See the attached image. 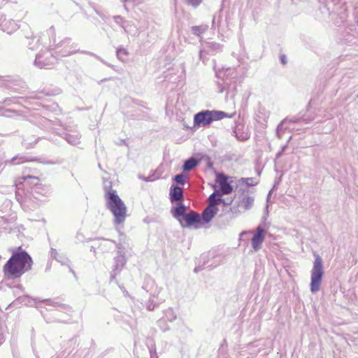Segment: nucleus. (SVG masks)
<instances>
[{
	"label": "nucleus",
	"instance_id": "obj_2",
	"mask_svg": "<svg viewBox=\"0 0 358 358\" xmlns=\"http://www.w3.org/2000/svg\"><path fill=\"white\" fill-rule=\"evenodd\" d=\"M104 191L107 206L115 217V222L123 223L127 217V207L111 185L105 186Z\"/></svg>",
	"mask_w": 358,
	"mask_h": 358
},
{
	"label": "nucleus",
	"instance_id": "obj_8",
	"mask_svg": "<svg viewBox=\"0 0 358 358\" xmlns=\"http://www.w3.org/2000/svg\"><path fill=\"white\" fill-rule=\"evenodd\" d=\"M254 203V199L249 196H242L238 202V207L243 208L244 210H249L251 208Z\"/></svg>",
	"mask_w": 358,
	"mask_h": 358
},
{
	"label": "nucleus",
	"instance_id": "obj_4",
	"mask_svg": "<svg viewBox=\"0 0 358 358\" xmlns=\"http://www.w3.org/2000/svg\"><path fill=\"white\" fill-rule=\"evenodd\" d=\"M225 114L222 111L205 110L199 112L194 115V127H205L214 121L220 120L225 117Z\"/></svg>",
	"mask_w": 358,
	"mask_h": 358
},
{
	"label": "nucleus",
	"instance_id": "obj_16",
	"mask_svg": "<svg viewBox=\"0 0 358 358\" xmlns=\"http://www.w3.org/2000/svg\"><path fill=\"white\" fill-rule=\"evenodd\" d=\"M202 0H187L188 3L193 6H197L201 3Z\"/></svg>",
	"mask_w": 358,
	"mask_h": 358
},
{
	"label": "nucleus",
	"instance_id": "obj_9",
	"mask_svg": "<svg viewBox=\"0 0 358 358\" xmlns=\"http://www.w3.org/2000/svg\"><path fill=\"white\" fill-rule=\"evenodd\" d=\"M184 219L186 224L191 226L193 224L199 223L201 218L198 213L191 211L185 215Z\"/></svg>",
	"mask_w": 358,
	"mask_h": 358
},
{
	"label": "nucleus",
	"instance_id": "obj_1",
	"mask_svg": "<svg viewBox=\"0 0 358 358\" xmlns=\"http://www.w3.org/2000/svg\"><path fill=\"white\" fill-rule=\"evenodd\" d=\"M33 260L24 250L15 252L3 266V276L7 280L21 278L31 269Z\"/></svg>",
	"mask_w": 358,
	"mask_h": 358
},
{
	"label": "nucleus",
	"instance_id": "obj_13",
	"mask_svg": "<svg viewBox=\"0 0 358 358\" xmlns=\"http://www.w3.org/2000/svg\"><path fill=\"white\" fill-rule=\"evenodd\" d=\"M27 180H31L36 182V184L39 182V178L38 177L27 176L22 177L20 178V180H21L20 182H24Z\"/></svg>",
	"mask_w": 358,
	"mask_h": 358
},
{
	"label": "nucleus",
	"instance_id": "obj_12",
	"mask_svg": "<svg viewBox=\"0 0 358 358\" xmlns=\"http://www.w3.org/2000/svg\"><path fill=\"white\" fill-rule=\"evenodd\" d=\"M197 165H198V162L195 159L191 158L185 162V164L183 165V169L185 171H191L192 169H193Z\"/></svg>",
	"mask_w": 358,
	"mask_h": 358
},
{
	"label": "nucleus",
	"instance_id": "obj_17",
	"mask_svg": "<svg viewBox=\"0 0 358 358\" xmlns=\"http://www.w3.org/2000/svg\"><path fill=\"white\" fill-rule=\"evenodd\" d=\"M17 159V157H13L12 159V162L13 164H20V163H24V162H29V160L28 159H24V158H20L19 159V162H15V161Z\"/></svg>",
	"mask_w": 358,
	"mask_h": 358
},
{
	"label": "nucleus",
	"instance_id": "obj_14",
	"mask_svg": "<svg viewBox=\"0 0 358 358\" xmlns=\"http://www.w3.org/2000/svg\"><path fill=\"white\" fill-rule=\"evenodd\" d=\"M186 176L183 174H179L175 176V180L177 183L183 185L185 182Z\"/></svg>",
	"mask_w": 358,
	"mask_h": 358
},
{
	"label": "nucleus",
	"instance_id": "obj_18",
	"mask_svg": "<svg viewBox=\"0 0 358 358\" xmlns=\"http://www.w3.org/2000/svg\"><path fill=\"white\" fill-rule=\"evenodd\" d=\"M201 27H199V26H195V27H192V31L194 34H199L200 32H201Z\"/></svg>",
	"mask_w": 358,
	"mask_h": 358
},
{
	"label": "nucleus",
	"instance_id": "obj_5",
	"mask_svg": "<svg viewBox=\"0 0 358 358\" xmlns=\"http://www.w3.org/2000/svg\"><path fill=\"white\" fill-rule=\"evenodd\" d=\"M215 183L219 186L221 194L223 195L230 194L234 190L233 178L223 173H216Z\"/></svg>",
	"mask_w": 358,
	"mask_h": 358
},
{
	"label": "nucleus",
	"instance_id": "obj_10",
	"mask_svg": "<svg viewBox=\"0 0 358 358\" xmlns=\"http://www.w3.org/2000/svg\"><path fill=\"white\" fill-rule=\"evenodd\" d=\"M170 196L171 201H179L182 199V189L180 187H174L171 189Z\"/></svg>",
	"mask_w": 358,
	"mask_h": 358
},
{
	"label": "nucleus",
	"instance_id": "obj_6",
	"mask_svg": "<svg viewBox=\"0 0 358 358\" xmlns=\"http://www.w3.org/2000/svg\"><path fill=\"white\" fill-rule=\"evenodd\" d=\"M266 231L261 227L257 228V233L253 236L251 239L252 248L255 251L260 249L262 244L264 240Z\"/></svg>",
	"mask_w": 358,
	"mask_h": 358
},
{
	"label": "nucleus",
	"instance_id": "obj_11",
	"mask_svg": "<svg viewBox=\"0 0 358 358\" xmlns=\"http://www.w3.org/2000/svg\"><path fill=\"white\" fill-rule=\"evenodd\" d=\"M222 194H218L217 192H214L210 196L208 197V206H213V207H217V206L220 203L221 196Z\"/></svg>",
	"mask_w": 358,
	"mask_h": 358
},
{
	"label": "nucleus",
	"instance_id": "obj_15",
	"mask_svg": "<svg viewBox=\"0 0 358 358\" xmlns=\"http://www.w3.org/2000/svg\"><path fill=\"white\" fill-rule=\"evenodd\" d=\"M185 208L183 206H180L176 208L175 212L177 215H182L185 214Z\"/></svg>",
	"mask_w": 358,
	"mask_h": 358
},
{
	"label": "nucleus",
	"instance_id": "obj_7",
	"mask_svg": "<svg viewBox=\"0 0 358 358\" xmlns=\"http://www.w3.org/2000/svg\"><path fill=\"white\" fill-rule=\"evenodd\" d=\"M218 211L217 207H213V206H208L202 213V219L205 222H209Z\"/></svg>",
	"mask_w": 358,
	"mask_h": 358
},
{
	"label": "nucleus",
	"instance_id": "obj_3",
	"mask_svg": "<svg viewBox=\"0 0 358 358\" xmlns=\"http://www.w3.org/2000/svg\"><path fill=\"white\" fill-rule=\"evenodd\" d=\"M315 259L311 271V278L310 288L313 293L320 290L322 284L324 271L322 267V259L318 255H315Z\"/></svg>",
	"mask_w": 358,
	"mask_h": 358
}]
</instances>
